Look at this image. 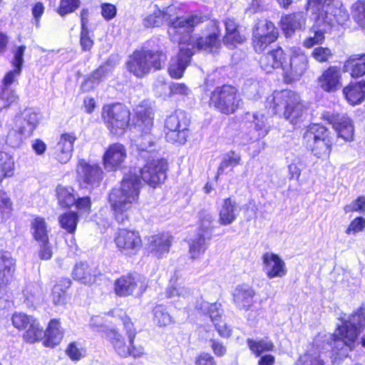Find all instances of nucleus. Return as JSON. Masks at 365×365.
Masks as SVG:
<instances>
[{
    "instance_id": "1",
    "label": "nucleus",
    "mask_w": 365,
    "mask_h": 365,
    "mask_svg": "<svg viewBox=\"0 0 365 365\" xmlns=\"http://www.w3.org/2000/svg\"><path fill=\"white\" fill-rule=\"evenodd\" d=\"M140 181L136 173L126 175L119 187L109 194L108 203L115 220L120 224L127 221L134 204L138 202Z\"/></svg>"
},
{
    "instance_id": "2",
    "label": "nucleus",
    "mask_w": 365,
    "mask_h": 365,
    "mask_svg": "<svg viewBox=\"0 0 365 365\" xmlns=\"http://www.w3.org/2000/svg\"><path fill=\"white\" fill-rule=\"evenodd\" d=\"M365 327V309H360L344 320L335 332L329 336L333 341V349L339 358L348 356L358 344L359 329Z\"/></svg>"
},
{
    "instance_id": "3",
    "label": "nucleus",
    "mask_w": 365,
    "mask_h": 365,
    "mask_svg": "<svg viewBox=\"0 0 365 365\" xmlns=\"http://www.w3.org/2000/svg\"><path fill=\"white\" fill-rule=\"evenodd\" d=\"M306 9L315 15L317 25L344 26L349 19V12L340 0H308Z\"/></svg>"
},
{
    "instance_id": "4",
    "label": "nucleus",
    "mask_w": 365,
    "mask_h": 365,
    "mask_svg": "<svg viewBox=\"0 0 365 365\" xmlns=\"http://www.w3.org/2000/svg\"><path fill=\"white\" fill-rule=\"evenodd\" d=\"M267 103L274 113L282 112L284 118L292 124H297L307 110L300 96L290 90L274 92Z\"/></svg>"
},
{
    "instance_id": "5",
    "label": "nucleus",
    "mask_w": 365,
    "mask_h": 365,
    "mask_svg": "<svg viewBox=\"0 0 365 365\" xmlns=\"http://www.w3.org/2000/svg\"><path fill=\"white\" fill-rule=\"evenodd\" d=\"M166 59L165 52L163 50L141 49L130 56L127 68L136 77L142 78L149 73L152 68L161 69Z\"/></svg>"
},
{
    "instance_id": "6",
    "label": "nucleus",
    "mask_w": 365,
    "mask_h": 365,
    "mask_svg": "<svg viewBox=\"0 0 365 365\" xmlns=\"http://www.w3.org/2000/svg\"><path fill=\"white\" fill-rule=\"evenodd\" d=\"M306 146L317 158H326L331 152V141L328 136L327 129L319 124L309 125L303 135Z\"/></svg>"
},
{
    "instance_id": "7",
    "label": "nucleus",
    "mask_w": 365,
    "mask_h": 365,
    "mask_svg": "<svg viewBox=\"0 0 365 365\" xmlns=\"http://www.w3.org/2000/svg\"><path fill=\"white\" fill-rule=\"evenodd\" d=\"M102 118L110 133L119 136L128 126L130 112L120 103L106 105L103 108Z\"/></svg>"
},
{
    "instance_id": "8",
    "label": "nucleus",
    "mask_w": 365,
    "mask_h": 365,
    "mask_svg": "<svg viewBox=\"0 0 365 365\" xmlns=\"http://www.w3.org/2000/svg\"><path fill=\"white\" fill-rule=\"evenodd\" d=\"M163 21L170 24L168 29L169 35L173 38H178L177 35L182 33H189L192 29L202 22V18L198 15H191L187 17H179L178 8L171 5L162 11Z\"/></svg>"
},
{
    "instance_id": "9",
    "label": "nucleus",
    "mask_w": 365,
    "mask_h": 365,
    "mask_svg": "<svg viewBox=\"0 0 365 365\" xmlns=\"http://www.w3.org/2000/svg\"><path fill=\"white\" fill-rule=\"evenodd\" d=\"M190 120L185 112L176 110L165 121V133L167 141L183 145L188 136Z\"/></svg>"
},
{
    "instance_id": "10",
    "label": "nucleus",
    "mask_w": 365,
    "mask_h": 365,
    "mask_svg": "<svg viewBox=\"0 0 365 365\" xmlns=\"http://www.w3.org/2000/svg\"><path fill=\"white\" fill-rule=\"evenodd\" d=\"M240 101L237 89L233 86L224 85L217 87L212 92L210 103L220 113L230 115L237 110Z\"/></svg>"
},
{
    "instance_id": "11",
    "label": "nucleus",
    "mask_w": 365,
    "mask_h": 365,
    "mask_svg": "<svg viewBox=\"0 0 365 365\" xmlns=\"http://www.w3.org/2000/svg\"><path fill=\"white\" fill-rule=\"evenodd\" d=\"M137 120L135 128L142 132L136 140L138 150L146 151L153 146L155 138L150 133L153 127V110L150 107L139 106L135 109Z\"/></svg>"
},
{
    "instance_id": "12",
    "label": "nucleus",
    "mask_w": 365,
    "mask_h": 365,
    "mask_svg": "<svg viewBox=\"0 0 365 365\" xmlns=\"http://www.w3.org/2000/svg\"><path fill=\"white\" fill-rule=\"evenodd\" d=\"M309 68L308 58L301 48H293L289 63L283 66L284 76L287 82L299 80Z\"/></svg>"
},
{
    "instance_id": "13",
    "label": "nucleus",
    "mask_w": 365,
    "mask_h": 365,
    "mask_svg": "<svg viewBox=\"0 0 365 365\" xmlns=\"http://www.w3.org/2000/svg\"><path fill=\"white\" fill-rule=\"evenodd\" d=\"M114 242L118 250L128 256L136 255L142 247L139 232L128 229H119L115 233Z\"/></svg>"
},
{
    "instance_id": "14",
    "label": "nucleus",
    "mask_w": 365,
    "mask_h": 365,
    "mask_svg": "<svg viewBox=\"0 0 365 365\" xmlns=\"http://www.w3.org/2000/svg\"><path fill=\"white\" fill-rule=\"evenodd\" d=\"M168 169L167 162L164 159H152L138 172L141 178L150 187H155L164 182Z\"/></svg>"
},
{
    "instance_id": "15",
    "label": "nucleus",
    "mask_w": 365,
    "mask_h": 365,
    "mask_svg": "<svg viewBox=\"0 0 365 365\" xmlns=\"http://www.w3.org/2000/svg\"><path fill=\"white\" fill-rule=\"evenodd\" d=\"M147 288L145 278L138 274H127L117 279L114 284V292L120 297L132 295L135 292L143 293Z\"/></svg>"
},
{
    "instance_id": "16",
    "label": "nucleus",
    "mask_w": 365,
    "mask_h": 365,
    "mask_svg": "<svg viewBox=\"0 0 365 365\" xmlns=\"http://www.w3.org/2000/svg\"><path fill=\"white\" fill-rule=\"evenodd\" d=\"M173 41H178L180 45V51L178 54L172 58L168 66V73L173 78H182L192 56L193 51H190V47H186V41L183 38H175Z\"/></svg>"
},
{
    "instance_id": "17",
    "label": "nucleus",
    "mask_w": 365,
    "mask_h": 365,
    "mask_svg": "<svg viewBox=\"0 0 365 365\" xmlns=\"http://www.w3.org/2000/svg\"><path fill=\"white\" fill-rule=\"evenodd\" d=\"M76 172L78 180L87 185H97L103 178V171L100 166L90 164L83 159L78 160Z\"/></svg>"
},
{
    "instance_id": "18",
    "label": "nucleus",
    "mask_w": 365,
    "mask_h": 365,
    "mask_svg": "<svg viewBox=\"0 0 365 365\" xmlns=\"http://www.w3.org/2000/svg\"><path fill=\"white\" fill-rule=\"evenodd\" d=\"M108 337L115 351L123 358L129 356L138 358L144 354V348L142 346H136L134 343L131 345L129 341L127 344L123 336L115 329L110 330Z\"/></svg>"
},
{
    "instance_id": "19",
    "label": "nucleus",
    "mask_w": 365,
    "mask_h": 365,
    "mask_svg": "<svg viewBox=\"0 0 365 365\" xmlns=\"http://www.w3.org/2000/svg\"><path fill=\"white\" fill-rule=\"evenodd\" d=\"M323 118L331 124L339 138L345 141H351L354 138V126L350 118L346 115L326 112Z\"/></svg>"
},
{
    "instance_id": "20",
    "label": "nucleus",
    "mask_w": 365,
    "mask_h": 365,
    "mask_svg": "<svg viewBox=\"0 0 365 365\" xmlns=\"http://www.w3.org/2000/svg\"><path fill=\"white\" fill-rule=\"evenodd\" d=\"M186 41V47H190V51L194 53L197 50H205L209 52L217 51L220 46L219 36L213 33L203 37H196L190 35V32L185 33V35L180 36Z\"/></svg>"
},
{
    "instance_id": "21",
    "label": "nucleus",
    "mask_w": 365,
    "mask_h": 365,
    "mask_svg": "<svg viewBox=\"0 0 365 365\" xmlns=\"http://www.w3.org/2000/svg\"><path fill=\"white\" fill-rule=\"evenodd\" d=\"M196 308L200 310L203 314L209 315L217 332L221 336L227 338L230 336L231 329L224 322L220 319L222 314L220 304H210L205 301H201L197 302Z\"/></svg>"
},
{
    "instance_id": "22",
    "label": "nucleus",
    "mask_w": 365,
    "mask_h": 365,
    "mask_svg": "<svg viewBox=\"0 0 365 365\" xmlns=\"http://www.w3.org/2000/svg\"><path fill=\"white\" fill-rule=\"evenodd\" d=\"M127 158L125 146L119 143L109 145L103 155V163L107 171L120 168Z\"/></svg>"
},
{
    "instance_id": "23",
    "label": "nucleus",
    "mask_w": 365,
    "mask_h": 365,
    "mask_svg": "<svg viewBox=\"0 0 365 365\" xmlns=\"http://www.w3.org/2000/svg\"><path fill=\"white\" fill-rule=\"evenodd\" d=\"M76 136L73 133H63L51 151L52 157L61 164H66L72 158L73 144Z\"/></svg>"
},
{
    "instance_id": "24",
    "label": "nucleus",
    "mask_w": 365,
    "mask_h": 365,
    "mask_svg": "<svg viewBox=\"0 0 365 365\" xmlns=\"http://www.w3.org/2000/svg\"><path fill=\"white\" fill-rule=\"evenodd\" d=\"M262 270L269 279L282 278L287 274L285 262L279 255L265 252L262 255Z\"/></svg>"
},
{
    "instance_id": "25",
    "label": "nucleus",
    "mask_w": 365,
    "mask_h": 365,
    "mask_svg": "<svg viewBox=\"0 0 365 365\" xmlns=\"http://www.w3.org/2000/svg\"><path fill=\"white\" fill-rule=\"evenodd\" d=\"M173 237L168 233H158L148 237V249L160 258L168 254L172 245Z\"/></svg>"
},
{
    "instance_id": "26",
    "label": "nucleus",
    "mask_w": 365,
    "mask_h": 365,
    "mask_svg": "<svg viewBox=\"0 0 365 365\" xmlns=\"http://www.w3.org/2000/svg\"><path fill=\"white\" fill-rule=\"evenodd\" d=\"M38 122V113L31 109H26L21 115L16 118V128L19 134L29 137L36 128Z\"/></svg>"
},
{
    "instance_id": "27",
    "label": "nucleus",
    "mask_w": 365,
    "mask_h": 365,
    "mask_svg": "<svg viewBox=\"0 0 365 365\" xmlns=\"http://www.w3.org/2000/svg\"><path fill=\"white\" fill-rule=\"evenodd\" d=\"M318 83L324 91H337L341 87L340 69L336 66H330L319 77Z\"/></svg>"
},
{
    "instance_id": "28",
    "label": "nucleus",
    "mask_w": 365,
    "mask_h": 365,
    "mask_svg": "<svg viewBox=\"0 0 365 365\" xmlns=\"http://www.w3.org/2000/svg\"><path fill=\"white\" fill-rule=\"evenodd\" d=\"M240 212V207L237 202L227 197L222 200L219 209L218 222L221 225H229L235 221Z\"/></svg>"
},
{
    "instance_id": "29",
    "label": "nucleus",
    "mask_w": 365,
    "mask_h": 365,
    "mask_svg": "<svg viewBox=\"0 0 365 365\" xmlns=\"http://www.w3.org/2000/svg\"><path fill=\"white\" fill-rule=\"evenodd\" d=\"M170 282V285L165 290L166 298L173 302H188L192 296L191 289L178 283L176 278H171Z\"/></svg>"
},
{
    "instance_id": "30",
    "label": "nucleus",
    "mask_w": 365,
    "mask_h": 365,
    "mask_svg": "<svg viewBox=\"0 0 365 365\" xmlns=\"http://www.w3.org/2000/svg\"><path fill=\"white\" fill-rule=\"evenodd\" d=\"M282 29L287 36H290L297 31L304 27L306 16L303 12H297L283 16L281 19Z\"/></svg>"
},
{
    "instance_id": "31",
    "label": "nucleus",
    "mask_w": 365,
    "mask_h": 365,
    "mask_svg": "<svg viewBox=\"0 0 365 365\" xmlns=\"http://www.w3.org/2000/svg\"><path fill=\"white\" fill-rule=\"evenodd\" d=\"M284 60L283 50L281 48H277L261 57L260 66L266 73H272L277 68L283 69Z\"/></svg>"
},
{
    "instance_id": "32",
    "label": "nucleus",
    "mask_w": 365,
    "mask_h": 365,
    "mask_svg": "<svg viewBox=\"0 0 365 365\" xmlns=\"http://www.w3.org/2000/svg\"><path fill=\"white\" fill-rule=\"evenodd\" d=\"M15 270V260L9 255L0 257V294L4 292L11 282Z\"/></svg>"
},
{
    "instance_id": "33",
    "label": "nucleus",
    "mask_w": 365,
    "mask_h": 365,
    "mask_svg": "<svg viewBox=\"0 0 365 365\" xmlns=\"http://www.w3.org/2000/svg\"><path fill=\"white\" fill-rule=\"evenodd\" d=\"M255 294V291L249 285L242 284L235 288L233 299L239 308L247 310L254 302Z\"/></svg>"
},
{
    "instance_id": "34",
    "label": "nucleus",
    "mask_w": 365,
    "mask_h": 365,
    "mask_svg": "<svg viewBox=\"0 0 365 365\" xmlns=\"http://www.w3.org/2000/svg\"><path fill=\"white\" fill-rule=\"evenodd\" d=\"M343 94L351 105H357L365 100V81L351 82L344 88Z\"/></svg>"
},
{
    "instance_id": "35",
    "label": "nucleus",
    "mask_w": 365,
    "mask_h": 365,
    "mask_svg": "<svg viewBox=\"0 0 365 365\" xmlns=\"http://www.w3.org/2000/svg\"><path fill=\"white\" fill-rule=\"evenodd\" d=\"M212 237L210 232L205 233L197 232V234L190 240L189 253L192 259L199 258L207 249V240H210Z\"/></svg>"
},
{
    "instance_id": "36",
    "label": "nucleus",
    "mask_w": 365,
    "mask_h": 365,
    "mask_svg": "<svg viewBox=\"0 0 365 365\" xmlns=\"http://www.w3.org/2000/svg\"><path fill=\"white\" fill-rule=\"evenodd\" d=\"M252 118V122L255 124V132L249 138L245 139L242 142L244 144L263 138L269 133L267 119L264 115L254 113Z\"/></svg>"
},
{
    "instance_id": "37",
    "label": "nucleus",
    "mask_w": 365,
    "mask_h": 365,
    "mask_svg": "<svg viewBox=\"0 0 365 365\" xmlns=\"http://www.w3.org/2000/svg\"><path fill=\"white\" fill-rule=\"evenodd\" d=\"M23 331H24L22 336L24 341L30 344L39 341L46 336V331L40 326L38 319L34 317L30 319L28 327Z\"/></svg>"
},
{
    "instance_id": "38",
    "label": "nucleus",
    "mask_w": 365,
    "mask_h": 365,
    "mask_svg": "<svg viewBox=\"0 0 365 365\" xmlns=\"http://www.w3.org/2000/svg\"><path fill=\"white\" fill-rule=\"evenodd\" d=\"M73 277L76 280L84 284H91L96 280V272L86 263L76 264L73 271Z\"/></svg>"
},
{
    "instance_id": "39",
    "label": "nucleus",
    "mask_w": 365,
    "mask_h": 365,
    "mask_svg": "<svg viewBox=\"0 0 365 365\" xmlns=\"http://www.w3.org/2000/svg\"><path fill=\"white\" fill-rule=\"evenodd\" d=\"M64 331L58 319H54L47 325V346L53 347L60 344Z\"/></svg>"
},
{
    "instance_id": "40",
    "label": "nucleus",
    "mask_w": 365,
    "mask_h": 365,
    "mask_svg": "<svg viewBox=\"0 0 365 365\" xmlns=\"http://www.w3.org/2000/svg\"><path fill=\"white\" fill-rule=\"evenodd\" d=\"M346 72H349L352 77L358 78L365 74V54L349 58L344 66Z\"/></svg>"
},
{
    "instance_id": "41",
    "label": "nucleus",
    "mask_w": 365,
    "mask_h": 365,
    "mask_svg": "<svg viewBox=\"0 0 365 365\" xmlns=\"http://www.w3.org/2000/svg\"><path fill=\"white\" fill-rule=\"evenodd\" d=\"M32 235L39 242L43 250L40 252V257L43 259V248L46 245V223L42 217H36L31 222Z\"/></svg>"
},
{
    "instance_id": "42",
    "label": "nucleus",
    "mask_w": 365,
    "mask_h": 365,
    "mask_svg": "<svg viewBox=\"0 0 365 365\" xmlns=\"http://www.w3.org/2000/svg\"><path fill=\"white\" fill-rule=\"evenodd\" d=\"M334 27V26L328 27L325 24L317 25V22L314 21V24L312 27L313 36L310 35L304 41V46L311 48L315 44L322 43L324 40V33Z\"/></svg>"
},
{
    "instance_id": "43",
    "label": "nucleus",
    "mask_w": 365,
    "mask_h": 365,
    "mask_svg": "<svg viewBox=\"0 0 365 365\" xmlns=\"http://www.w3.org/2000/svg\"><path fill=\"white\" fill-rule=\"evenodd\" d=\"M269 35H272L275 38L278 36L277 29L274 24L267 19L257 21L254 27L252 38L267 37Z\"/></svg>"
},
{
    "instance_id": "44",
    "label": "nucleus",
    "mask_w": 365,
    "mask_h": 365,
    "mask_svg": "<svg viewBox=\"0 0 365 365\" xmlns=\"http://www.w3.org/2000/svg\"><path fill=\"white\" fill-rule=\"evenodd\" d=\"M112 313L114 317L119 319L122 322L128 336V341L132 345L135 338L136 330L130 318L121 309H115Z\"/></svg>"
},
{
    "instance_id": "45",
    "label": "nucleus",
    "mask_w": 365,
    "mask_h": 365,
    "mask_svg": "<svg viewBox=\"0 0 365 365\" xmlns=\"http://www.w3.org/2000/svg\"><path fill=\"white\" fill-rule=\"evenodd\" d=\"M71 284V281L68 278H62L58 280L51 292V299L55 304H61L64 302L66 291L69 288Z\"/></svg>"
},
{
    "instance_id": "46",
    "label": "nucleus",
    "mask_w": 365,
    "mask_h": 365,
    "mask_svg": "<svg viewBox=\"0 0 365 365\" xmlns=\"http://www.w3.org/2000/svg\"><path fill=\"white\" fill-rule=\"evenodd\" d=\"M14 161L13 158L6 152L0 151V182L4 178L11 177L14 174Z\"/></svg>"
},
{
    "instance_id": "47",
    "label": "nucleus",
    "mask_w": 365,
    "mask_h": 365,
    "mask_svg": "<svg viewBox=\"0 0 365 365\" xmlns=\"http://www.w3.org/2000/svg\"><path fill=\"white\" fill-rule=\"evenodd\" d=\"M240 155L235 151H230L225 154L217 168L216 178H218V177L222 175L227 168L230 167L234 168L240 164Z\"/></svg>"
},
{
    "instance_id": "48",
    "label": "nucleus",
    "mask_w": 365,
    "mask_h": 365,
    "mask_svg": "<svg viewBox=\"0 0 365 365\" xmlns=\"http://www.w3.org/2000/svg\"><path fill=\"white\" fill-rule=\"evenodd\" d=\"M247 345L250 349L257 356H259L265 351H270L274 349V344L267 339H262L259 340L247 339Z\"/></svg>"
},
{
    "instance_id": "49",
    "label": "nucleus",
    "mask_w": 365,
    "mask_h": 365,
    "mask_svg": "<svg viewBox=\"0 0 365 365\" xmlns=\"http://www.w3.org/2000/svg\"><path fill=\"white\" fill-rule=\"evenodd\" d=\"M57 195L59 203L63 207H70L76 202L73 189L71 187L58 186L57 187Z\"/></svg>"
},
{
    "instance_id": "50",
    "label": "nucleus",
    "mask_w": 365,
    "mask_h": 365,
    "mask_svg": "<svg viewBox=\"0 0 365 365\" xmlns=\"http://www.w3.org/2000/svg\"><path fill=\"white\" fill-rule=\"evenodd\" d=\"M59 222L63 229L68 233L73 234L78 222V217L76 212H69L60 217Z\"/></svg>"
},
{
    "instance_id": "51",
    "label": "nucleus",
    "mask_w": 365,
    "mask_h": 365,
    "mask_svg": "<svg viewBox=\"0 0 365 365\" xmlns=\"http://www.w3.org/2000/svg\"><path fill=\"white\" fill-rule=\"evenodd\" d=\"M153 321L159 327H165L172 322V318L162 305H158L153 309Z\"/></svg>"
},
{
    "instance_id": "52",
    "label": "nucleus",
    "mask_w": 365,
    "mask_h": 365,
    "mask_svg": "<svg viewBox=\"0 0 365 365\" xmlns=\"http://www.w3.org/2000/svg\"><path fill=\"white\" fill-rule=\"evenodd\" d=\"M113 70L112 65L106 62L105 64L101 66L98 68H97L90 76L88 81H86V85L87 83H98L100 81H103L110 73H111Z\"/></svg>"
},
{
    "instance_id": "53",
    "label": "nucleus",
    "mask_w": 365,
    "mask_h": 365,
    "mask_svg": "<svg viewBox=\"0 0 365 365\" xmlns=\"http://www.w3.org/2000/svg\"><path fill=\"white\" fill-rule=\"evenodd\" d=\"M65 353L73 361H80L86 356L85 349L76 341L69 343L65 350Z\"/></svg>"
},
{
    "instance_id": "54",
    "label": "nucleus",
    "mask_w": 365,
    "mask_h": 365,
    "mask_svg": "<svg viewBox=\"0 0 365 365\" xmlns=\"http://www.w3.org/2000/svg\"><path fill=\"white\" fill-rule=\"evenodd\" d=\"M324 364L322 356L317 352L305 353L297 362V365H324Z\"/></svg>"
},
{
    "instance_id": "55",
    "label": "nucleus",
    "mask_w": 365,
    "mask_h": 365,
    "mask_svg": "<svg viewBox=\"0 0 365 365\" xmlns=\"http://www.w3.org/2000/svg\"><path fill=\"white\" fill-rule=\"evenodd\" d=\"M353 17L356 22L365 29V1H359L352 6Z\"/></svg>"
},
{
    "instance_id": "56",
    "label": "nucleus",
    "mask_w": 365,
    "mask_h": 365,
    "mask_svg": "<svg viewBox=\"0 0 365 365\" xmlns=\"http://www.w3.org/2000/svg\"><path fill=\"white\" fill-rule=\"evenodd\" d=\"M34 317L24 312H15L11 317L13 326L19 331L25 329Z\"/></svg>"
},
{
    "instance_id": "57",
    "label": "nucleus",
    "mask_w": 365,
    "mask_h": 365,
    "mask_svg": "<svg viewBox=\"0 0 365 365\" xmlns=\"http://www.w3.org/2000/svg\"><path fill=\"white\" fill-rule=\"evenodd\" d=\"M79 5V0H61L59 6L56 8V12L61 16H64L76 11Z\"/></svg>"
},
{
    "instance_id": "58",
    "label": "nucleus",
    "mask_w": 365,
    "mask_h": 365,
    "mask_svg": "<svg viewBox=\"0 0 365 365\" xmlns=\"http://www.w3.org/2000/svg\"><path fill=\"white\" fill-rule=\"evenodd\" d=\"M200 227L199 230V232L205 233V232H210L212 233V223L214 220V217L212 215L206 211L202 210L199 214Z\"/></svg>"
},
{
    "instance_id": "59",
    "label": "nucleus",
    "mask_w": 365,
    "mask_h": 365,
    "mask_svg": "<svg viewBox=\"0 0 365 365\" xmlns=\"http://www.w3.org/2000/svg\"><path fill=\"white\" fill-rule=\"evenodd\" d=\"M16 100L14 92L9 88H0V110L10 106Z\"/></svg>"
},
{
    "instance_id": "60",
    "label": "nucleus",
    "mask_w": 365,
    "mask_h": 365,
    "mask_svg": "<svg viewBox=\"0 0 365 365\" xmlns=\"http://www.w3.org/2000/svg\"><path fill=\"white\" fill-rule=\"evenodd\" d=\"M277 38L274 37L272 35L264 36L262 38H252V43L254 49L256 52H262L269 44L275 41Z\"/></svg>"
},
{
    "instance_id": "61",
    "label": "nucleus",
    "mask_w": 365,
    "mask_h": 365,
    "mask_svg": "<svg viewBox=\"0 0 365 365\" xmlns=\"http://www.w3.org/2000/svg\"><path fill=\"white\" fill-rule=\"evenodd\" d=\"M154 91L160 97H170V84H167L164 78H158L154 83Z\"/></svg>"
},
{
    "instance_id": "62",
    "label": "nucleus",
    "mask_w": 365,
    "mask_h": 365,
    "mask_svg": "<svg viewBox=\"0 0 365 365\" xmlns=\"http://www.w3.org/2000/svg\"><path fill=\"white\" fill-rule=\"evenodd\" d=\"M80 43L83 51H89L93 45V41L89 36V31L86 26V23L83 19V25L81 32Z\"/></svg>"
},
{
    "instance_id": "63",
    "label": "nucleus",
    "mask_w": 365,
    "mask_h": 365,
    "mask_svg": "<svg viewBox=\"0 0 365 365\" xmlns=\"http://www.w3.org/2000/svg\"><path fill=\"white\" fill-rule=\"evenodd\" d=\"M364 228L365 219L362 217H358L351 222L345 232L348 235H356V233L363 231Z\"/></svg>"
},
{
    "instance_id": "64",
    "label": "nucleus",
    "mask_w": 365,
    "mask_h": 365,
    "mask_svg": "<svg viewBox=\"0 0 365 365\" xmlns=\"http://www.w3.org/2000/svg\"><path fill=\"white\" fill-rule=\"evenodd\" d=\"M313 58L319 62H326L332 56V52L327 47L319 46L315 48L312 53Z\"/></svg>"
}]
</instances>
